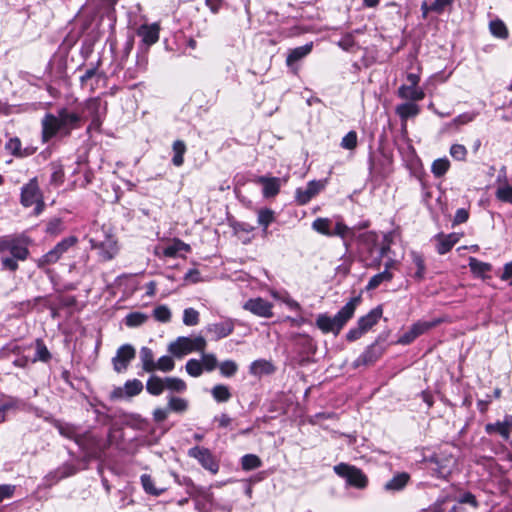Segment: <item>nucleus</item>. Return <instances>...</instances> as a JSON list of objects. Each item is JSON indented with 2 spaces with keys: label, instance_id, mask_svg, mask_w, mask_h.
Returning a JSON list of instances; mask_svg holds the SVG:
<instances>
[{
  "label": "nucleus",
  "instance_id": "1",
  "mask_svg": "<svg viewBox=\"0 0 512 512\" xmlns=\"http://www.w3.org/2000/svg\"><path fill=\"white\" fill-rule=\"evenodd\" d=\"M80 117L76 113L61 109L58 115L46 114L42 119V138L44 142L54 137L58 132L64 131L68 134L70 130L78 126Z\"/></svg>",
  "mask_w": 512,
  "mask_h": 512
},
{
  "label": "nucleus",
  "instance_id": "2",
  "mask_svg": "<svg viewBox=\"0 0 512 512\" xmlns=\"http://www.w3.org/2000/svg\"><path fill=\"white\" fill-rule=\"evenodd\" d=\"M360 302V297H354L349 302H347L338 313L330 317L327 314H320L316 319L317 327L323 333H333L337 335L343 326L347 323L349 319L355 313L356 307Z\"/></svg>",
  "mask_w": 512,
  "mask_h": 512
},
{
  "label": "nucleus",
  "instance_id": "3",
  "mask_svg": "<svg viewBox=\"0 0 512 512\" xmlns=\"http://www.w3.org/2000/svg\"><path fill=\"white\" fill-rule=\"evenodd\" d=\"M5 252H9L10 256H2V269L16 271L19 268L18 261H25L29 256L27 239L21 236L6 235Z\"/></svg>",
  "mask_w": 512,
  "mask_h": 512
},
{
  "label": "nucleus",
  "instance_id": "4",
  "mask_svg": "<svg viewBox=\"0 0 512 512\" xmlns=\"http://www.w3.org/2000/svg\"><path fill=\"white\" fill-rule=\"evenodd\" d=\"M206 340L202 336L191 337H178L174 342L168 346V351L175 357H182L191 352H204L206 348Z\"/></svg>",
  "mask_w": 512,
  "mask_h": 512
},
{
  "label": "nucleus",
  "instance_id": "5",
  "mask_svg": "<svg viewBox=\"0 0 512 512\" xmlns=\"http://www.w3.org/2000/svg\"><path fill=\"white\" fill-rule=\"evenodd\" d=\"M20 202L24 207L35 205L34 213L36 215L43 211L45 203L36 177L22 187Z\"/></svg>",
  "mask_w": 512,
  "mask_h": 512
},
{
  "label": "nucleus",
  "instance_id": "6",
  "mask_svg": "<svg viewBox=\"0 0 512 512\" xmlns=\"http://www.w3.org/2000/svg\"><path fill=\"white\" fill-rule=\"evenodd\" d=\"M334 472L345 478L347 483L359 489H363L367 486L368 479L365 474L357 467L348 465L346 463H340L335 465L333 468Z\"/></svg>",
  "mask_w": 512,
  "mask_h": 512
},
{
  "label": "nucleus",
  "instance_id": "7",
  "mask_svg": "<svg viewBox=\"0 0 512 512\" xmlns=\"http://www.w3.org/2000/svg\"><path fill=\"white\" fill-rule=\"evenodd\" d=\"M75 236H69L60 241L53 249L43 255L38 262V266L50 265L56 263L69 248L77 243Z\"/></svg>",
  "mask_w": 512,
  "mask_h": 512
},
{
  "label": "nucleus",
  "instance_id": "8",
  "mask_svg": "<svg viewBox=\"0 0 512 512\" xmlns=\"http://www.w3.org/2000/svg\"><path fill=\"white\" fill-rule=\"evenodd\" d=\"M136 351L130 344H124L117 349L116 355L112 359L113 368L116 372H124L129 363L135 358Z\"/></svg>",
  "mask_w": 512,
  "mask_h": 512
},
{
  "label": "nucleus",
  "instance_id": "9",
  "mask_svg": "<svg viewBox=\"0 0 512 512\" xmlns=\"http://www.w3.org/2000/svg\"><path fill=\"white\" fill-rule=\"evenodd\" d=\"M440 323V320L434 321H418L414 323L408 331H406L398 340L400 344L407 345L412 343L417 337L424 334L431 328Z\"/></svg>",
  "mask_w": 512,
  "mask_h": 512
},
{
  "label": "nucleus",
  "instance_id": "10",
  "mask_svg": "<svg viewBox=\"0 0 512 512\" xmlns=\"http://www.w3.org/2000/svg\"><path fill=\"white\" fill-rule=\"evenodd\" d=\"M188 455L192 458L197 459L200 464L213 474H216L219 470V465L213 458L211 452L203 447L195 446L188 451Z\"/></svg>",
  "mask_w": 512,
  "mask_h": 512
},
{
  "label": "nucleus",
  "instance_id": "11",
  "mask_svg": "<svg viewBox=\"0 0 512 512\" xmlns=\"http://www.w3.org/2000/svg\"><path fill=\"white\" fill-rule=\"evenodd\" d=\"M272 307L273 306L270 302L260 297L249 299L243 305V308L245 310L251 312L256 316L264 318L272 317Z\"/></svg>",
  "mask_w": 512,
  "mask_h": 512
},
{
  "label": "nucleus",
  "instance_id": "12",
  "mask_svg": "<svg viewBox=\"0 0 512 512\" xmlns=\"http://www.w3.org/2000/svg\"><path fill=\"white\" fill-rule=\"evenodd\" d=\"M496 182L498 184L495 197L497 200L512 204V184H509L506 179V168L502 167L500 174L498 175Z\"/></svg>",
  "mask_w": 512,
  "mask_h": 512
},
{
  "label": "nucleus",
  "instance_id": "13",
  "mask_svg": "<svg viewBox=\"0 0 512 512\" xmlns=\"http://www.w3.org/2000/svg\"><path fill=\"white\" fill-rule=\"evenodd\" d=\"M92 247L99 250V256L102 260L108 261L115 257L118 252V246L116 240L108 236L101 242L91 240Z\"/></svg>",
  "mask_w": 512,
  "mask_h": 512
},
{
  "label": "nucleus",
  "instance_id": "14",
  "mask_svg": "<svg viewBox=\"0 0 512 512\" xmlns=\"http://www.w3.org/2000/svg\"><path fill=\"white\" fill-rule=\"evenodd\" d=\"M325 183L322 181L312 180L305 188H298L296 190V199L299 204H307L314 196H316L323 188Z\"/></svg>",
  "mask_w": 512,
  "mask_h": 512
},
{
  "label": "nucleus",
  "instance_id": "15",
  "mask_svg": "<svg viewBox=\"0 0 512 512\" xmlns=\"http://www.w3.org/2000/svg\"><path fill=\"white\" fill-rule=\"evenodd\" d=\"M488 434H499L503 439H508L512 431V415H506L503 421L489 423L485 426Z\"/></svg>",
  "mask_w": 512,
  "mask_h": 512
},
{
  "label": "nucleus",
  "instance_id": "16",
  "mask_svg": "<svg viewBox=\"0 0 512 512\" xmlns=\"http://www.w3.org/2000/svg\"><path fill=\"white\" fill-rule=\"evenodd\" d=\"M159 30L160 27L157 23H153L150 25H142L138 29V35L142 37V41L147 45H152L156 43L159 39Z\"/></svg>",
  "mask_w": 512,
  "mask_h": 512
},
{
  "label": "nucleus",
  "instance_id": "17",
  "mask_svg": "<svg viewBox=\"0 0 512 512\" xmlns=\"http://www.w3.org/2000/svg\"><path fill=\"white\" fill-rule=\"evenodd\" d=\"M234 330V322L231 319L208 325L207 331L214 334L217 339L230 335Z\"/></svg>",
  "mask_w": 512,
  "mask_h": 512
},
{
  "label": "nucleus",
  "instance_id": "18",
  "mask_svg": "<svg viewBox=\"0 0 512 512\" xmlns=\"http://www.w3.org/2000/svg\"><path fill=\"white\" fill-rule=\"evenodd\" d=\"M382 314H383L382 307L377 306L374 309H372L368 314L361 317L358 320L357 325H359V327H361V329L364 332H367L379 321V319L382 317Z\"/></svg>",
  "mask_w": 512,
  "mask_h": 512
},
{
  "label": "nucleus",
  "instance_id": "19",
  "mask_svg": "<svg viewBox=\"0 0 512 512\" xmlns=\"http://www.w3.org/2000/svg\"><path fill=\"white\" fill-rule=\"evenodd\" d=\"M398 96L405 100L420 101L425 97V93L419 87L401 85L398 89Z\"/></svg>",
  "mask_w": 512,
  "mask_h": 512
},
{
  "label": "nucleus",
  "instance_id": "20",
  "mask_svg": "<svg viewBox=\"0 0 512 512\" xmlns=\"http://www.w3.org/2000/svg\"><path fill=\"white\" fill-rule=\"evenodd\" d=\"M191 247L189 244H186L182 240L175 238L172 240V243L166 246L163 250V255L165 257L174 258L180 255L181 252H190Z\"/></svg>",
  "mask_w": 512,
  "mask_h": 512
},
{
  "label": "nucleus",
  "instance_id": "21",
  "mask_svg": "<svg viewBox=\"0 0 512 512\" xmlns=\"http://www.w3.org/2000/svg\"><path fill=\"white\" fill-rule=\"evenodd\" d=\"M258 182L260 184H262L263 195L267 198L274 197L275 195L278 194V192L280 190L279 178H276V177L268 178V177L262 176L258 179Z\"/></svg>",
  "mask_w": 512,
  "mask_h": 512
},
{
  "label": "nucleus",
  "instance_id": "22",
  "mask_svg": "<svg viewBox=\"0 0 512 512\" xmlns=\"http://www.w3.org/2000/svg\"><path fill=\"white\" fill-rule=\"evenodd\" d=\"M437 240V252L441 255L447 253L451 248L458 242L459 236L455 233L448 235H438Z\"/></svg>",
  "mask_w": 512,
  "mask_h": 512
},
{
  "label": "nucleus",
  "instance_id": "23",
  "mask_svg": "<svg viewBox=\"0 0 512 512\" xmlns=\"http://www.w3.org/2000/svg\"><path fill=\"white\" fill-rule=\"evenodd\" d=\"M392 262H387L385 264V270L374 275L368 282L366 289L374 290L379 287L382 283L389 282L393 278V274L389 272V268L391 267Z\"/></svg>",
  "mask_w": 512,
  "mask_h": 512
},
{
  "label": "nucleus",
  "instance_id": "24",
  "mask_svg": "<svg viewBox=\"0 0 512 512\" xmlns=\"http://www.w3.org/2000/svg\"><path fill=\"white\" fill-rule=\"evenodd\" d=\"M312 50V44H306L303 46H299L290 51L287 56V65H292L293 63L301 60L305 56H307Z\"/></svg>",
  "mask_w": 512,
  "mask_h": 512
},
{
  "label": "nucleus",
  "instance_id": "25",
  "mask_svg": "<svg viewBox=\"0 0 512 512\" xmlns=\"http://www.w3.org/2000/svg\"><path fill=\"white\" fill-rule=\"evenodd\" d=\"M140 360L142 362V369L145 372L152 373L154 372V354L152 350L148 347H142L140 350Z\"/></svg>",
  "mask_w": 512,
  "mask_h": 512
},
{
  "label": "nucleus",
  "instance_id": "26",
  "mask_svg": "<svg viewBox=\"0 0 512 512\" xmlns=\"http://www.w3.org/2000/svg\"><path fill=\"white\" fill-rule=\"evenodd\" d=\"M419 111V106L411 102L403 103L396 107V113L403 120L416 116L419 113Z\"/></svg>",
  "mask_w": 512,
  "mask_h": 512
},
{
  "label": "nucleus",
  "instance_id": "27",
  "mask_svg": "<svg viewBox=\"0 0 512 512\" xmlns=\"http://www.w3.org/2000/svg\"><path fill=\"white\" fill-rule=\"evenodd\" d=\"M147 391L154 396H158L163 393L165 389V379L158 376H151L146 383Z\"/></svg>",
  "mask_w": 512,
  "mask_h": 512
},
{
  "label": "nucleus",
  "instance_id": "28",
  "mask_svg": "<svg viewBox=\"0 0 512 512\" xmlns=\"http://www.w3.org/2000/svg\"><path fill=\"white\" fill-rule=\"evenodd\" d=\"M409 480V475L406 473H400L394 476L385 484L386 490L398 491L405 487Z\"/></svg>",
  "mask_w": 512,
  "mask_h": 512
},
{
  "label": "nucleus",
  "instance_id": "29",
  "mask_svg": "<svg viewBox=\"0 0 512 512\" xmlns=\"http://www.w3.org/2000/svg\"><path fill=\"white\" fill-rule=\"evenodd\" d=\"M411 259H412L413 264L416 267V271H415L413 277L416 280L421 281L424 278L425 270H426L423 256L417 252H411Z\"/></svg>",
  "mask_w": 512,
  "mask_h": 512
},
{
  "label": "nucleus",
  "instance_id": "30",
  "mask_svg": "<svg viewBox=\"0 0 512 512\" xmlns=\"http://www.w3.org/2000/svg\"><path fill=\"white\" fill-rule=\"evenodd\" d=\"M189 403L186 399L169 396L168 397V408L170 411L175 413H184L188 409Z\"/></svg>",
  "mask_w": 512,
  "mask_h": 512
},
{
  "label": "nucleus",
  "instance_id": "31",
  "mask_svg": "<svg viewBox=\"0 0 512 512\" xmlns=\"http://www.w3.org/2000/svg\"><path fill=\"white\" fill-rule=\"evenodd\" d=\"M173 152H174V156L172 158V163L175 166L180 167L184 162L183 156L186 152L185 143L182 140H176L173 143Z\"/></svg>",
  "mask_w": 512,
  "mask_h": 512
},
{
  "label": "nucleus",
  "instance_id": "32",
  "mask_svg": "<svg viewBox=\"0 0 512 512\" xmlns=\"http://www.w3.org/2000/svg\"><path fill=\"white\" fill-rule=\"evenodd\" d=\"M469 268L477 276H481L491 271L492 266L489 263L479 261L474 257L469 258Z\"/></svg>",
  "mask_w": 512,
  "mask_h": 512
},
{
  "label": "nucleus",
  "instance_id": "33",
  "mask_svg": "<svg viewBox=\"0 0 512 512\" xmlns=\"http://www.w3.org/2000/svg\"><path fill=\"white\" fill-rule=\"evenodd\" d=\"M331 226V220L328 218H317L312 223V228L316 232L325 235V236H332V230L330 229Z\"/></svg>",
  "mask_w": 512,
  "mask_h": 512
},
{
  "label": "nucleus",
  "instance_id": "34",
  "mask_svg": "<svg viewBox=\"0 0 512 512\" xmlns=\"http://www.w3.org/2000/svg\"><path fill=\"white\" fill-rule=\"evenodd\" d=\"M489 30L491 34L500 39H506L508 37V30L506 25L501 20H493L489 24Z\"/></svg>",
  "mask_w": 512,
  "mask_h": 512
},
{
  "label": "nucleus",
  "instance_id": "35",
  "mask_svg": "<svg viewBox=\"0 0 512 512\" xmlns=\"http://www.w3.org/2000/svg\"><path fill=\"white\" fill-rule=\"evenodd\" d=\"M450 162L447 158L436 159L431 166V171L435 177H442L448 171Z\"/></svg>",
  "mask_w": 512,
  "mask_h": 512
},
{
  "label": "nucleus",
  "instance_id": "36",
  "mask_svg": "<svg viewBox=\"0 0 512 512\" xmlns=\"http://www.w3.org/2000/svg\"><path fill=\"white\" fill-rule=\"evenodd\" d=\"M148 320V316L142 312H132L125 317V324L128 327H138Z\"/></svg>",
  "mask_w": 512,
  "mask_h": 512
},
{
  "label": "nucleus",
  "instance_id": "37",
  "mask_svg": "<svg viewBox=\"0 0 512 512\" xmlns=\"http://www.w3.org/2000/svg\"><path fill=\"white\" fill-rule=\"evenodd\" d=\"M36 346V354L34 358L32 359V362L36 361H42L47 362L51 358V354L47 347L45 346L44 342L41 339H37L35 342Z\"/></svg>",
  "mask_w": 512,
  "mask_h": 512
},
{
  "label": "nucleus",
  "instance_id": "38",
  "mask_svg": "<svg viewBox=\"0 0 512 512\" xmlns=\"http://www.w3.org/2000/svg\"><path fill=\"white\" fill-rule=\"evenodd\" d=\"M211 393L217 402H227L231 398L229 388L223 384L215 385Z\"/></svg>",
  "mask_w": 512,
  "mask_h": 512
},
{
  "label": "nucleus",
  "instance_id": "39",
  "mask_svg": "<svg viewBox=\"0 0 512 512\" xmlns=\"http://www.w3.org/2000/svg\"><path fill=\"white\" fill-rule=\"evenodd\" d=\"M141 484L145 492L153 496H159L164 491V489H159L155 487L151 476L148 474H143L141 476Z\"/></svg>",
  "mask_w": 512,
  "mask_h": 512
},
{
  "label": "nucleus",
  "instance_id": "40",
  "mask_svg": "<svg viewBox=\"0 0 512 512\" xmlns=\"http://www.w3.org/2000/svg\"><path fill=\"white\" fill-rule=\"evenodd\" d=\"M187 388V385L186 383L180 379V378H176V377H167L165 378V389H168L172 392H184Z\"/></svg>",
  "mask_w": 512,
  "mask_h": 512
},
{
  "label": "nucleus",
  "instance_id": "41",
  "mask_svg": "<svg viewBox=\"0 0 512 512\" xmlns=\"http://www.w3.org/2000/svg\"><path fill=\"white\" fill-rule=\"evenodd\" d=\"M143 390V384L138 379L129 380L124 384V392L127 397H133L140 394Z\"/></svg>",
  "mask_w": 512,
  "mask_h": 512
},
{
  "label": "nucleus",
  "instance_id": "42",
  "mask_svg": "<svg viewBox=\"0 0 512 512\" xmlns=\"http://www.w3.org/2000/svg\"><path fill=\"white\" fill-rule=\"evenodd\" d=\"M261 464L260 458L254 454H246L241 459L242 468L246 471L257 469Z\"/></svg>",
  "mask_w": 512,
  "mask_h": 512
},
{
  "label": "nucleus",
  "instance_id": "43",
  "mask_svg": "<svg viewBox=\"0 0 512 512\" xmlns=\"http://www.w3.org/2000/svg\"><path fill=\"white\" fill-rule=\"evenodd\" d=\"M452 502V498L450 496H446L444 498H440L434 504L435 512H457L458 506L453 504L450 508H448V504Z\"/></svg>",
  "mask_w": 512,
  "mask_h": 512
},
{
  "label": "nucleus",
  "instance_id": "44",
  "mask_svg": "<svg viewBox=\"0 0 512 512\" xmlns=\"http://www.w3.org/2000/svg\"><path fill=\"white\" fill-rule=\"evenodd\" d=\"M175 362L170 356H162L155 362L154 371L160 370L162 372H169L174 369Z\"/></svg>",
  "mask_w": 512,
  "mask_h": 512
},
{
  "label": "nucleus",
  "instance_id": "45",
  "mask_svg": "<svg viewBox=\"0 0 512 512\" xmlns=\"http://www.w3.org/2000/svg\"><path fill=\"white\" fill-rule=\"evenodd\" d=\"M358 137L355 131L348 132L341 140V147L346 150H354L357 147Z\"/></svg>",
  "mask_w": 512,
  "mask_h": 512
},
{
  "label": "nucleus",
  "instance_id": "46",
  "mask_svg": "<svg viewBox=\"0 0 512 512\" xmlns=\"http://www.w3.org/2000/svg\"><path fill=\"white\" fill-rule=\"evenodd\" d=\"M274 212L271 209L265 208L261 209L258 212V223L263 226L264 229L274 221Z\"/></svg>",
  "mask_w": 512,
  "mask_h": 512
},
{
  "label": "nucleus",
  "instance_id": "47",
  "mask_svg": "<svg viewBox=\"0 0 512 512\" xmlns=\"http://www.w3.org/2000/svg\"><path fill=\"white\" fill-rule=\"evenodd\" d=\"M183 323L187 326H195L199 323V312L194 308H186L183 312Z\"/></svg>",
  "mask_w": 512,
  "mask_h": 512
},
{
  "label": "nucleus",
  "instance_id": "48",
  "mask_svg": "<svg viewBox=\"0 0 512 512\" xmlns=\"http://www.w3.org/2000/svg\"><path fill=\"white\" fill-rule=\"evenodd\" d=\"M153 316L157 321L166 323L171 319V311L166 305H160L153 310Z\"/></svg>",
  "mask_w": 512,
  "mask_h": 512
},
{
  "label": "nucleus",
  "instance_id": "49",
  "mask_svg": "<svg viewBox=\"0 0 512 512\" xmlns=\"http://www.w3.org/2000/svg\"><path fill=\"white\" fill-rule=\"evenodd\" d=\"M186 371L192 377H199L203 372V366L197 359H190L186 363Z\"/></svg>",
  "mask_w": 512,
  "mask_h": 512
},
{
  "label": "nucleus",
  "instance_id": "50",
  "mask_svg": "<svg viewBox=\"0 0 512 512\" xmlns=\"http://www.w3.org/2000/svg\"><path fill=\"white\" fill-rule=\"evenodd\" d=\"M220 372L225 377L233 376L237 370V364L232 360H226L219 365Z\"/></svg>",
  "mask_w": 512,
  "mask_h": 512
},
{
  "label": "nucleus",
  "instance_id": "51",
  "mask_svg": "<svg viewBox=\"0 0 512 512\" xmlns=\"http://www.w3.org/2000/svg\"><path fill=\"white\" fill-rule=\"evenodd\" d=\"M5 149L13 156L18 157L22 149L21 140L18 137L10 138L5 144Z\"/></svg>",
  "mask_w": 512,
  "mask_h": 512
},
{
  "label": "nucleus",
  "instance_id": "52",
  "mask_svg": "<svg viewBox=\"0 0 512 512\" xmlns=\"http://www.w3.org/2000/svg\"><path fill=\"white\" fill-rule=\"evenodd\" d=\"M271 364L265 360H256L250 366L252 374L269 373Z\"/></svg>",
  "mask_w": 512,
  "mask_h": 512
},
{
  "label": "nucleus",
  "instance_id": "53",
  "mask_svg": "<svg viewBox=\"0 0 512 512\" xmlns=\"http://www.w3.org/2000/svg\"><path fill=\"white\" fill-rule=\"evenodd\" d=\"M272 296L276 299H279L281 300L282 302H284L290 309L292 310H301V306L300 304L295 301L294 299H292L289 295L285 294V295H280V293L278 292H273L272 293Z\"/></svg>",
  "mask_w": 512,
  "mask_h": 512
},
{
  "label": "nucleus",
  "instance_id": "54",
  "mask_svg": "<svg viewBox=\"0 0 512 512\" xmlns=\"http://www.w3.org/2000/svg\"><path fill=\"white\" fill-rule=\"evenodd\" d=\"M450 155L458 160L462 161L466 158L467 155V149L464 145L461 144H453L450 148Z\"/></svg>",
  "mask_w": 512,
  "mask_h": 512
},
{
  "label": "nucleus",
  "instance_id": "55",
  "mask_svg": "<svg viewBox=\"0 0 512 512\" xmlns=\"http://www.w3.org/2000/svg\"><path fill=\"white\" fill-rule=\"evenodd\" d=\"M202 366L207 371H212L217 367V359L214 354H202Z\"/></svg>",
  "mask_w": 512,
  "mask_h": 512
},
{
  "label": "nucleus",
  "instance_id": "56",
  "mask_svg": "<svg viewBox=\"0 0 512 512\" xmlns=\"http://www.w3.org/2000/svg\"><path fill=\"white\" fill-rule=\"evenodd\" d=\"M349 235H352L351 229L341 221L337 222L334 230H332V236H340L344 239Z\"/></svg>",
  "mask_w": 512,
  "mask_h": 512
},
{
  "label": "nucleus",
  "instance_id": "57",
  "mask_svg": "<svg viewBox=\"0 0 512 512\" xmlns=\"http://www.w3.org/2000/svg\"><path fill=\"white\" fill-rule=\"evenodd\" d=\"M59 432L61 435L65 436L69 439L75 440L76 443H78V444L80 443L73 426L61 425V426H59Z\"/></svg>",
  "mask_w": 512,
  "mask_h": 512
},
{
  "label": "nucleus",
  "instance_id": "58",
  "mask_svg": "<svg viewBox=\"0 0 512 512\" xmlns=\"http://www.w3.org/2000/svg\"><path fill=\"white\" fill-rule=\"evenodd\" d=\"M452 3V0H435L430 5V10L436 13H442L444 9Z\"/></svg>",
  "mask_w": 512,
  "mask_h": 512
},
{
  "label": "nucleus",
  "instance_id": "59",
  "mask_svg": "<svg viewBox=\"0 0 512 512\" xmlns=\"http://www.w3.org/2000/svg\"><path fill=\"white\" fill-rule=\"evenodd\" d=\"M468 218H469L468 211L464 208H460L455 213V216L453 219V224L458 225L461 223H465L468 220Z\"/></svg>",
  "mask_w": 512,
  "mask_h": 512
},
{
  "label": "nucleus",
  "instance_id": "60",
  "mask_svg": "<svg viewBox=\"0 0 512 512\" xmlns=\"http://www.w3.org/2000/svg\"><path fill=\"white\" fill-rule=\"evenodd\" d=\"M169 408H156L153 411V418L156 422H163L167 419L169 414Z\"/></svg>",
  "mask_w": 512,
  "mask_h": 512
},
{
  "label": "nucleus",
  "instance_id": "61",
  "mask_svg": "<svg viewBox=\"0 0 512 512\" xmlns=\"http://www.w3.org/2000/svg\"><path fill=\"white\" fill-rule=\"evenodd\" d=\"M474 118H475L474 114L463 113L461 115H458L456 118H454L453 123L455 125H464L469 122H472L474 120Z\"/></svg>",
  "mask_w": 512,
  "mask_h": 512
},
{
  "label": "nucleus",
  "instance_id": "62",
  "mask_svg": "<svg viewBox=\"0 0 512 512\" xmlns=\"http://www.w3.org/2000/svg\"><path fill=\"white\" fill-rule=\"evenodd\" d=\"M15 490L13 485H0V502L6 498L12 497Z\"/></svg>",
  "mask_w": 512,
  "mask_h": 512
},
{
  "label": "nucleus",
  "instance_id": "63",
  "mask_svg": "<svg viewBox=\"0 0 512 512\" xmlns=\"http://www.w3.org/2000/svg\"><path fill=\"white\" fill-rule=\"evenodd\" d=\"M185 281L198 283L201 281L200 272L197 269H190L184 276Z\"/></svg>",
  "mask_w": 512,
  "mask_h": 512
},
{
  "label": "nucleus",
  "instance_id": "64",
  "mask_svg": "<svg viewBox=\"0 0 512 512\" xmlns=\"http://www.w3.org/2000/svg\"><path fill=\"white\" fill-rule=\"evenodd\" d=\"M64 172L61 167H56L51 175V183L59 185L63 183Z\"/></svg>",
  "mask_w": 512,
  "mask_h": 512
}]
</instances>
